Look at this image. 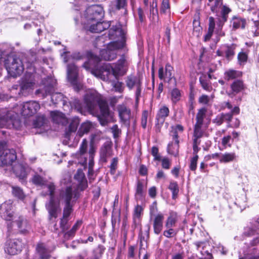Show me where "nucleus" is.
<instances>
[{
  "label": "nucleus",
  "mask_w": 259,
  "mask_h": 259,
  "mask_svg": "<svg viewBox=\"0 0 259 259\" xmlns=\"http://www.w3.org/2000/svg\"><path fill=\"white\" fill-rule=\"evenodd\" d=\"M79 122V119L77 117H74L71 119L68 127V131L66 133V138H68L70 133L76 132Z\"/></svg>",
  "instance_id": "nucleus-33"
},
{
  "label": "nucleus",
  "mask_w": 259,
  "mask_h": 259,
  "mask_svg": "<svg viewBox=\"0 0 259 259\" xmlns=\"http://www.w3.org/2000/svg\"><path fill=\"white\" fill-rule=\"evenodd\" d=\"M179 142H172L167 146V152L169 154L177 156L179 154Z\"/></svg>",
  "instance_id": "nucleus-44"
},
{
  "label": "nucleus",
  "mask_w": 259,
  "mask_h": 259,
  "mask_svg": "<svg viewBox=\"0 0 259 259\" xmlns=\"http://www.w3.org/2000/svg\"><path fill=\"white\" fill-rule=\"evenodd\" d=\"M246 24V20L244 18L234 16L231 21V25L234 29L238 28H244Z\"/></svg>",
  "instance_id": "nucleus-32"
},
{
  "label": "nucleus",
  "mask_w": 259,
  "mask_h": 259,
  "mask_svg": "<svg viewBox=\"0 0 259 259\" xmlns=\"http://www.w3.org/2000/svg\"><path fill=\"white\" fill-rule=\"evenodd\" d=\"M173 72L172 66H162L158 70V77L161 80L170 79Z\"/></svg>",
  "instance_id": "nucleus-26"
},
{
  "label": "nucleus",
  "mask_w": 259,
  "mask_h": 259,
  "mask_svg": "<svg viewBox=\"0 0 259 259\" xmlns=\"http://www.w3.org/2000/svg\"><path fill=\"white\" fill-rule=\"evenodd\" d=\"M118 162V159L117 157H114L111 160L109 167L110 172L112 175H114L115 174L116 170L117 168Z\"/></svg>",
  "instance_id": "nucleus-57"
},
{
  "label": "nucleus",
  "mask_w": 259,
  "mask_h": 259,
  "mask_svg": "<svg viewBox=\"0 0 259 259\" xmlns=\"http://www.w3.org/2000/svg\"><path fill=\"white\" fill-rule=\"evenodd\" d=\"M199 81L202 87L204 90L208 92H210L212 90V88L210 82L206 80L204 78L200 77L199 78Z\"/></svg>",
  "instance_id": "nucleus-55"
},
{
  "label": "nucleus",
  "mask_w": 259,
  "mask_h": 259,
  "mask_svg": "<svg viewBox=\"0 0 259 259\" xmlns=\"http://www.w3.org/2000/svg\"><path fill=\"white\" fill-rule=\"evenodd\" d=\"M13 170L16 176L20 180H24L27 177L26 168L22 164L17 163L13 167Z\"/></svg>",
  "instance_id": "nucleus-28"
},
{
  "label": "nucleus",
  "mask_w": 259,
  "mask_h": 259,
  "mask_svg": "<svg viewBox=\"0 0 259 259\" xmlns=\"http://www.w3.org/2000/svg\"><path fill=\"white\" fill-rule=\"evenodd\" d=\"M87 21H100L104 16L103 7L99 5L89 6L85 13Z\"/></svg>",
  "instance_id": "nucleus-11"
},
{
  "label": "nucleus",
  "mask_w": 259,
  "mask_h": 259,
  "mask_svg": "<svg viewBox=\"0 0 259 259\" xmlns=\"http://www.w3.org/2000/svg\"><path fill=\"white\" fill-rule=\"evenodd\" d=\"M112 155V150L111 145L108 143H105L100 150V157L102 162L106 163L108 158Z\"/></svg>",
  "instance_id": "nucleus-23"
},
{
  "label": "nucleus",
  "mask_w": 259,
  "mask_h": 259,
  "mask_svg": "<svg viewBox=\"0 0 259 259\" xmlns=\"http://www.w3.org/2000/svg\"><path fill=\"white\" fill-rule=\"evenodd\" d=\"M12 116L9 111H7L6 114L0 117V128L7 127L8 124L11 122Z\"/></svg>",
  "instance_id": "nucleus-46"
},
{
  "label": "nucleus",
  "mask_w": 259,
  "mask_h": 259,
  "mask_svg": "<svg viewBox=\"0 0 259 259\" xmlns=\"http://www.w3.org/2000/svg\"><path fill=\"white\" fill-rule=\"evenodd\" d=\"M12 193L14 196L21 200H23L25 198V195L21 188L12 186Z\"/></svg>",
  "instance_id": "nucleus-48"
},
{
  "label": "nucleus",
  "mask_w": 259,
  "mask_h": 259,
  "mask_svg": "<svg viewBox=\"0 0 259 259\" xmlns=\"http://www.w3.org/2000/svg\"><path fill=\"white\" fill-rule=\"evenodd\" d=\"M203 134L193 133V154L194 156H198L197 153L200 148L198 146L201 143L200 139L203 137Z\"/></svg>",
  "instance_id": "nucleus-30"
},
{
  "label": "nucleus",
  "mask_w": 259,
  "mask_h": 259,
  "mask_svg": "<svg viewBox=\"0 0 259 259\" xmlns=\"http://www.w3.org/2000/svg\"><path fill=\"white\" fill-rule=\"evenodd\" d=\"M123 48V42L116 44L115 42H110L106 49L103 50L100 52L101 58L107 61L114 59L116 57V51Z\"/></svg>",
  "instance_id": "nucleus-13"
},
{
  "label": "nucleus",
  "mask_w": 259,
  "mask_h": 259,
  "mask_svg": "<svg viewBox=\"0 0 259 259\" xmlns=\"http://www.w3.org/2000/svg\"><path fill=\"white\" fill-rule=\"evenodd\" d=\"M256 230L252 227H247L244 228L243 235L246 237H250L255 235Z\"/></svg>",
  "instance_id": "nucleus-64"
},
{
  "label": "nucleus",
  "mask_w": 259,
  "mask_h": 259,
  "mask_svg": "<svg viewBox=\"0 0 259 259\" xmlns=\"http://www.w3.org/2000/svg\"><path fill=\"white\" fill-rule=\"evenodd\" d=\"M198 159V156H193L190 159V163L189 165V168L192 171H195L197 168V161Z\"/></svg>",
  "instance_id": "nucleus-63"
},
{
  "label": "nucleus",
  "mask_w": 259,
  "mask_h": 259,
  "mask_svg": "<svg viewBox=\"0 0 259 259\" xmlns=\"http://www.w3.org/2000/svg\"><path fill=\"white\" fill-rule=\"evenodd\" d=\"M118 111L121 121L126 126H130L131 110L124 105H120L118 106Z\"/></svg>",
  "instance_id": "nucleus-20"
},
{
  "label": "nucleus",
  "mask_w": 259,
  "mask_h": 259,
  "mask_svg": "<svg viewBox=\"0 0 259 259\" xmlns=\"http://www.w3.org/2000/svg\"><path fill=\"white\" fill-rule=\"evenodd\" d=\"M36 253L40 259H50L51 251L43 243H39L36 247Z\"/></svg>",
  "instance_id": "nucleus-24"
},
{
  "label": "nucleus",
  "mask_w": 259,
  "mask_h": 259,
  "mask_svg": "<svg viewBox=\"0 0 259 259\" xmlns=\"http://www.w3.org/2000/svg\"><path fill=\"white\" fill-rule=\"evenodd\" d=\"M77 198V191H73L70 187L62 190L60 193V199L64 204L63 217L60 221V227L62 232H64L68 228L67 224L69 217L73 211V206Z\"/></svg>",
  "instance_id": "nucleus-2"
},
{
  "label": "nucleus",
  "mask_w": 259,
  "mask_h": 259,
  "mask_svg": "<svg viewBox=\"0 0 259 259\" xmlns=\"http://www.w3.org/2000/svg\"><path fill=\"white\" fill-rule=\"evenodd\" d=\"M126 86L130 90L136 89V101L139 102L142 91V78L140 76L131 75L127 76L126 81Z\"/></svg>",
  "instance_id": "nucleus-14"
},
{
  "label": "nucleus",
  "mask_w": 259,
  "mask_h": 259,
  "mask_svg": "<svg viewBox=\"0 0 259 259\" xmlns=\"http://www.w3.org/2000/svg\"><path fill=\"white\" fill-rule=\"evenodd\" d=\"M168 189L172 192V198L175 199L178 195L179 192V188L178 183L176 182H170L168 186Z\"/></svg>",
  "instance_id": "nucleus-47"
},
{
  "label": "nucleus",
  "mask_w": 259,
  "mask_h": 259,
  "mask_svg": "<svg viewBox=\"0 0 259 259\" xmlns=\"http://www.w3.org/2000/svg\"><path fill=\"white\" fill-rule=\"evenodd\" d=\"M225 78L227 80L240 77L242 75V72L240 71L230 69L225 73Z\"/></svg>",
  "instance_id": "nucleus-41"
},
{
  "label": "nucleus",
  "mask_w": 259,
  "mask_h": 259,
  "mask_svg": "<svg viewBox=\"0 0 259 259\" xmlns=\"http://www.w3.org/2000/svg\"><path fill=\"white\" fill-rule=\"evenodd\" d=\"M105 248L102 245H98L97 248L94 250V255L89 259H100L103 253L104 252Z\"/></svg>",
  "instance_id": "nucleus-49"
},
{
  "label": "nucleus",
  "mask_w": 259,
  "mask_h": 259,
  "mask_svg": "<svg viewBox=\"0 0 259 259\" xmlns=\"http://www.w3.org/2000/svg\"><path fill=\"white\" fill-rule=\"evenodd\" d=\"M32 182L33 184L37 186H46L48 188L47 185L52 182L47 183L46 179L37 174H35L32 178Z\"/></svg>",
  "instance_id": "nucleus-42"
},
{
  "label": "nucleus",
  "mask_w": 259,
  "mask_h": 259,
  "mask_svg": "<svg viewBox=\"0 0 259 259\" xmlns=\"http://www.w3.org/2000/svg\"><path fill=\"white\" fill-rule=\"evenodd\" d=\"M74 178L79 183V188L83 190L85 189L87 186V181L85 178L84 173L81 169H78L77 173L74 176Z\"/></svg>",
  "instance_id": "nucleus-31"
},
{
  "label": "nucleus",
  "mask_w": 259,
  "mask_h": 259,
  "mask_svg": "<svg viewBox=\"0 0 259 259\" xmlns=\"http://www.w3.org/2000/svg\"><path fill=\"white\" fill-rule=\"evenodd\" d=\"M23 246L22 240L19 239H9L5 244V252L11 255H14L21 252Z\"/></svg>",
  "instance_id": "nucleus-15"
},
{
  "label": "nucleus",
  "mask_w": 259,
  "mask_h": 259,
  "mask_svg": "<svg viewBox=\"0 0 259 259\" xmlns=\"http://www.w3.org/2000/svg\"><path fill=\"white\" fill-rule=\"evenodd\" d=\"M14 50V47L10 44L4 43L0 46L1 65H24L23 56L14 54H8Z\"/></svg>",
  "instance_id": "nucleus-6"
},
{
  "label": "nucleus",
  "mask_w": 259,
  "mask_h": 259,
  "mask_svg": "<svg viewBox=\"0 0 259 259\" xmlns=\"http://www.w3.org/2000/svg\"><path fill=\"white\" fill-rule=\"evenodd\" d=\"M169 95L172 103L176 104L181 100L182 92L177 88H174L169 92Z\"/></svg>",
  "instance_id": "nucleus-37"
},
{
  "label": "nucleus",
  "mask_w": 259,
  "mask_h": 259,
  "mask_svg": "<svg viewBox=\"0 0 259 259\" xmlns=\"http://www.w3.org/2000/svg\"><path fill=\"white\" fill-rule=\"evenodd\" d=\"M236 155L234 152L225 153L221 154L220 157V162L221 163H228L236 159Z\"/></svg>",
  "instance_id": "nucleus-38"
},
{
  "label": "nucleus",
  "mask_w": 259,
  "mask_h": 259,
  "mask_svg": "<svg viewBox=\"0 0 259 259\" xmlns=\"http://www.w3.org/2000/svg\"><path fill=\"white\" fill-rule=\"evenodd\" d=\"M47 121V119L44 115L38 116L33 121V125L35 128H39L42 126Z\"/></svg>",
  "instance_id": "nucleus-53"
},
{
  "label": "nucleus",
  "mask_w": 259,
  "mask_h": 259,
  "mask_svg": "<svg viewBox=\"0 0 259 259\" xmlns=\"http://www.w3.org/2000/svg\"><path fill=\"white\" fill-rule=\"evenodd\" d=\"M47 187L50 198L49 203L46 204V206L49 212L50 219L51 220L53 218L55 219L57 218L58 212L60 210V203L59 202L56 201L54 198L56 187L54 183L48 184Z\"/></svg>",
  "instance_id": "nucleus-8"
},
{
  "label": "nucleus",
  "mask_w": 259,
  "mask_h": 259,
  "mask_svg": "<svg viewBox=\"0 0 259 259\" xmlns=\"http://www.w3.org/2000/svg\"><path fill=\"white\" fill-rule=\"evenodd\" d=\"M144 191V186L143 182L142 180H138L137 182L136 186V192L135 194V198L137 200L142 199L143 197Z\"/></svg>",
  "instance_id": "nucleus-35"
},
{
  "label": "nucleus",
  "mask_w": 259,
  "mask_h": 259,
  "mask_svg": "<svg viewBox=\"0 0 259 259\" xmlns=\"http://www.w3.org/2000/svg\"><path fill=\"white\" fill-rule=\"evenodd\" d=\"M231 88L233 93L236 94L243 91L245 87L242 80H236L231 84Z\"/></svg>",
  "instance_id": "nucleus-36"
},
{
  "label": "nucleus",
  "mask_w": 259,
  "mask_h": 259,
  "mask_svg": "<svg viewBox=\"0 0 259 259\" xmlns=\"http://www.w3.org/2000/svg\"><path fill=\"white\" fill-rule=\"evenodd\" d=\"M84 104L88 109L93 114L97 113L99 108L100 113L97 115L100 124L106 125L111 118L109 108L106 101L96 91H90L84 97Z\"/></svg>",
  "instance_id": "nucleus-1"
},
{
  "label": "nucleus",
  "mask_w": 259,
  "mask_h": 259,
  "mask_svg": "<svg viewBox=\"0 0 259 259\" xmlns=\"http://www.w3.org/2000/svg\"><path fill=\"white\" fill-rule=\"evenodd\" d=\"M78 69L76 66H68L67 78L69 81L73 85L77 84Z\"/></svg>",
  "instance_id": "nucleus-25"
},
{
  "label": "nucleus",
  "mask_w": 259,
  "mask_h": 259,
  "mask_svg": "<svg viewBox=\"0 0 259 259\" xmlns=\"http://www.w3.org/2000/svg\"><path fill=\"white\" fill-rule=\"evenodd\" d=\"M125 31L121 28V25L118 24L112 27L109 29L108 36L110 39H116L112 41L116 44L119 42H123V47L125 44Z\"/></svg>",
  "instance_id": "nucleus-12"
},
{
  "label": "nucleus",
  "mask_w": 259,
  "mask_h": 259,
  "mask_svg": "<svg viewBox=\"0 0 259 259\" xmlns=\"http://www.w3.org/2000/svg\"><path fill=\"white\" fill-rule=\"evenodd\" d=\"M169 113V108L165 105L162 106L158 110L156 118L162 119L165 121V118L168 116Z\"/></svg>",
  "instance_id": "nucleus-43"
},
{
  "label": "nucleus",
  "mask_w": 259,
  "mask_h": 259,
  "mask_svg": "<svg viewBox=\"0 0 259 259\" xmlns=\"http://www.w3.org/2000/svg\"><path fill=\"white\" fill-rule=\"evenodd\" d=\"M89 62L88 64L84 63L83 65H98L100 61V59L99 57L94 55L92 53H90L88 55Z\"/></svg>",
  "instance_id": "nucleus-54"
},
{
  "label": "nucleus",
  "mask_w": 259,
  "mask_h": 259,
  "mask_svg": "<svg viewBox=\"0 0 259 259\" xmlns=\"http://www.w3.org/2000/svg\"><path fill=\"white\" fill-rule=\"evenodd\" d=\"M96 22V28H95V24H92L89 26V30L93 33H100L103 31L102 23L100 21H94Z\"/></svg>",
  "instance_id": "nucleus-51"
},
{
  "label": "nucleus",
  "mask_w": 259,
  "mask_h": 259,
  "mask_svg": "<svg viewBox=\"0 0 259 259\" xmlns=\"http://www.w3.org/2000/svg\"><path fill=\"white\" fill-rule=\"evenodd\" d=\"M167 230H165L163 235L166 238H171L176 236L177 231L172 229V228H166Z\"/></svg>",
  "instance_id": "nucleus-61"
},
{
  "label": "nucleus",
  "mask_w": 259,
  "mask_h": 259,
  "mask_svg": "<svg viewBox=\"0 0 259 259\" xmlns=\"http://www.w3.org/2000/svg\"><path fill=\"white\" fill-rule=\"evenodd\" d=\"M236 47L235 44L223 45L217 51V53L218 56H225L227 60H230L235 55Z\"/></svg>",
  "instance_id": "nucleus-19"
},
{
  "label": "nucleus",
  "mask_w": 259,
  "mask_h": 259,
  "mask_svg": "<svg viewBox=\"0 0 259 259\" xmlns=\"http://www.w3.org/2000/svg\"><path fill=\"white\" fill-rule=\"evenodd\" d=\"M207 109L205 107L199 109L196 116V123L194 124L193 133L204 134L202 129L204 118L205 117Z\"/></svg>",
  "instance_id": "nucleus-18"
},
{
  "label": "nucleus",
  "mask_w": 259,
  "mask_h": 259,
  "mask_svg": "<svg viewBox=\"0 0 259 259\" xmlns=\"http://www.w3.org/2000/svg\"><path fill=\"white\" fill-rule=\"evenodd\" d=\"M0 215L4 220L7 221H12L14 216L13 214L12 202L8 200L0 206Z\"/></svg>",
  "instance_id": "nucleus-17"
},
{
  "label": "nucleus",
  "mask_w": 259,
  "mask_h": 259,
  "mask_svg": "<svg viewBox=\"0 0 259 259\" xmlns=\"http://www.w3.org/2000/svg\"><path fill=\"white\" fill-rule=\"evenodd\" d=\"M43 82L44 87L37 90L35 91V94L42 98H45L48 95L52 94L51 100L54 104H57L59 101H61L63 95L61 93L53 94L56 81L51 77H48L46 80H43Z\"/></svg>",
  "instance_id": "nucleus-7"
},
{
  "label": "nucleus",
  "mask_w": 259,
  "mask_h": 259,
  "mask_svg": "<svg viewBox=\"0 0 259 259\" xmlns=\"http://www.w3.org/2000/svg\"><path fill=\"white\" fill-rule=\"evenodd\" d=\"M51 116L53 122L56 123L65 125L68 122L67 119L62 112L57 111H52Z\"/></svg>",
  "instance_id": "nucleus-27"
},
{
  "label": "nucleus",
  "mask_w": 259,
  "mask_h": 259,
  "mask_svg": "<svg viewBox=\"0 0 259 259\" xmlns=\"http://www.w3.org/2000/svg\"><path fill=\"white\" fill-rule=\"evenodd\" d=\"M16 152L14 149H7L1 155V160L4 165H12L16 159Z\"/></svg>",
  "instance_id": "nucleus-21"
},
{
  "label": "nucleus",
  "mask_w": 259,
  "mask_h": 259,
  "mask_svg": "<svg viewBox=\"0 0 259 259\" xmlns=\"http://www.w3.org/2000/svg\"><path fill=\"white\" fill-rule=\"evenodd\" d=\"M82 222L81 220H78L75 224L73 226L70 230L66 232L64 234V238L67 240H69L73 238L76 232V231L80 228L82 225Z\"/></svg>",
  "instance_id": "nucleus-34"
},
{
  "label": "nucleus",
  "mask_w": 259,
  "mask_h": 259,
  "mask_svg": "<svg viewBox=\"0 0 259 259\" xmlns=\"http://www.w3.org/2000/svg\"><path fill=\"white\" fill-rule=\"evenodd\" d=\"M141 219V218L133 217V223L132 225L133 231H134L136 229L139 228L140 234H142Z\"/></svg>",
  "instance_id": "nucleus-56"
},
{
  "label": "nucleus",
  "mask_w": 259,
  "mask_h": 259,
  "mask_svg": "<svg viewBox=\"0 0 259 259\" xmlns=\"http://www.w3.org/2000/svg\"><path fill=\"white\" fill-rule=\"evenodd\" d=\"M112 5L116 10L125 9L127 7V0H114Z\"/></svg>",
  "instance_id": "nucleus-52"
},
{
  "label": "nucleus",
  "mask_w": 259,
  "mask_h": 259,
  "mask_svg": "<svg viewBox=\"0 0 259 259\" xmlns=\"http://www.w3.org/2000/svg\"><path fill=\"white\" fill-rule=\"evenodd\" d=\"M150 219L156 215L158 212V208L156 201L153 202L149 207Z\"/></svg>",
  "instance_id": "nucleus-58"
},
{
  "label": "nucleus",
  "mask_w": 259,
  "mask_h": 259,
  "mask_svg": "<svg viewBox=\"0 0 259 259\" xmlns=\"http://www.w3.org/2000/svg\"><path fill=\"white\" fill-rule=\"evenodd\" d=\"M92 126V123L90 121L83 122L81 124L77 134L79 137H81L83 136L84 134L88 133Z\"/></svg>",
  "instance_id": "nucleus-39"
},
{
  "label": "nucleus",
  "mask_w": 259,
  "mask_h": 259,
  "mask_svg": "<svg viewBox=\"0 0 259 259\" xmlns=\"http://www.w3.org/2000/svg\"><path fill=\"white\" fill-rule=\"evenodd\" d=\"M143 208L140 205H137L134 210L133 217L139 218L142 219V215L143 214Z\"/></svg>",
  "instance_id": "nucleus-59"
},
{
  "label": "nucleus",
  "mask_w": 259,
  "mask_h": 259,
  "mask_svg": "<svg viewBox=\"0 0 259 259\" xmlns=\"http://www.w3.org/2000/svg\"><path fill=\"white\" fill-rule=\"evenodd\" d=\"M12 221L8 224V232L18 231L21 234H26L29 229L27 220L22 215H15Z\"/></svg>",
  "instance_id": "nucleus-9"
},
{
  "label": "nucleus",
  "mask_w": 259,
  "mask_h": 259,
  "mask_svg": "<svg viewBox=\"0 0 259 259\" xmlns=\"http://www.w3.org/2000/svg\"><path fill=\"white\" fill-rule=\"evenodd\" d=\"M149 18L152 19V21L158 20L157 3L156 1L153 0L152 3L150 4Z\"/></svg>",
  "instance_id": "nucleus-40"
},
{
  "label": "nucleus",
  "mask_w": 259,
  "mask_h": 259,
  "mask_svg": "<svg viewBox=\"0 0 259 259\" xmlns=\"http://www.w3.org/2000/svg\"><path fill=\"white\" fill-rule=\"evenodd\" d=\"M69 103L71 109L76 110L78 112H81L83 109L84 105L77 98H72Z\"/></svg>",
  "instance_id": "nucleus-45"
},
{
  "label": "nucleus",
  "mask_w": 259,
  "mask_h": 259,
  "mask_svg": "<svg viewBox=\"0 0 259 259\" xmlns=\"http://www.w3.org/2000/svg\"><path fill=\"white\" fill-rule=\"evenodd\" d=\"M35 83L33 74L26 73L22 78L19 94L24 96L29 95L33 90Z\"/></svg>",
  "instance_id": "nucleus-10"
},
{
  "label": "nucleus",
  "mask_w": 259,
  "mask_h": 259,
  "mask_svg": "<svg viewBox=\"0 0 259 259\" xmlns=\"http://www.w3.org/2000/svg\"><path fill=\"white\" fill-rule=\"evenodd\" d=\"M87 70L103 80L114 81L125 73L124 66H82Z\"/></svg>",
  "instance_id": "nucleus-3"
},
{
  "label": "nucleus",
  "mask_w": 259,
  "mask_h": 259,
  "mask_svg": "<svg viewBox=\"0 0 259 259\" xmlns=\"http://www.w3.org/2000/svg\"><path fill=\"white\" fill-rule=\"evenodd\" d=\"M40 109V105L35 101L24 102L21 105V113L24 116H30L36 114Z\"/></svg>",
  "instance_id": "nucleus-16"
},
{
  "label": "nucleus",
  "mask_w": 259,
  "mask_h": 259,
  "mask_svg": "<svg viewBox=\"0 0 259 259\" xmlns=\"http://www.w3.org/2000/svg\"><path fill=\"white\" fill-rule=\"evenodd\" d=\"M96 151V148L94 145L93 140L90 142L89 149H88V142L87 139H83L81 142L78 151L76 153L75 156L82 165L87 164L88 159L89 160V172L91 170L92 163L94 156Z\"/></svg>",
  "instance_id": "nucleus-5"
},
{
  "label": "nucleus",
  "mask_w": 259,
  "mask_h": 259,
  "mask_svg": "<svg viewBox=\"0 0 259 259\" xmlns=\"http://www.w3.org/2000/svg\"><path fill=\"white\" fill-rule=\"evenodd\" d=\"M207 5L210 7L211 11L217 14L220 12L217 23L218 28L216 29L217 33L223 36L225 33L221 31L222 28L228 19V15L231 12V9L226 6H223V0H208Z\"/></svg>",
  "instance_id": "nucleus-4"
},
{
  "label": "nucleus",
  "mask_w": 259,
  "mask_h": 259,
  "mask_svg": "<svg viewBox=\"0 0 259 259\" xmlns=\"http://www.w3.org/2000/svg\"><path fill=\"white\" fill-rule=\"evenodd\" d=\"M170 5L169 0H163L162 2L160 12L162 13H167L169 12Z\"/></svg>",
  "instance_id": "nucleus-60"
},
{
  "label": "nucleus",
  "mask_w": 259,
  "mask_h": 259,
  "mask_svg": "<svg viewBox=\"0 0 259 259\" xmlns=\"http://www.w3.org/2000/svg\"><path fill=\"white\" fill-rule=\"evenodd\" d=\"M164 122V120L156 118L154 129L156 133H159L161 132V129L163 125Z\"/></svg>",
  "instance_id": "nucleus-62"
},
{
  "label": "nucleus",
  "mask_w": 259,
  "mask_h": 259,
  "mask_svg": "<svg viewBox=\"0 0 259 259\" xmlns=\"http://www.w3.org/2000/svg\"><path fill=\"white\" fill-rule=\"evenodd\" d=\"M153 227L155 234L158 235L163 229L164 215L161 212L158 213L156 215L152 217Z\"/></svg>",
  "instance_id": "nucleus-22"
},
{
  "label": "nucleus",
  "mask_w": 259,
  "mask_h": 259,
  "mask_svg": "<svg viewBox=\"0 0 259 259\" xmlns=\"http://www.w3.org/2000/svg\"><path fill=\"white\" fill-rule=\"evenodd\" d=\"M177 221V216L175 214L171 213L167 218L165 222L166 228H172L174 227Z\"/></svg>",
  "instance_id": "nucleus-50"
},
{
  "label": "nucleus",
  "mask_w": 259,
  "mask_h": 259,
  "mask_svg": "<svg viewBox=\"0 0 259 259\" xmlns=\"http://www.w3.org/2000/svg\"><path fill=\"white\" fill-rule=\"evenodd\" d=\"M8 74L13 77L20 75L24 68V66H5Z\"/></svg>",
  "instance_id": "nucleus-29"
}]
</instances>
